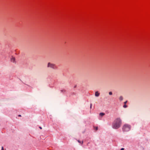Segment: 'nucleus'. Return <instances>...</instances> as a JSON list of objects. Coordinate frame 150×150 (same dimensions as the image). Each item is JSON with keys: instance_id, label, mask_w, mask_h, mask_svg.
<instances>
[{"instance_id": "obj_16", "label": "nucleus", "mask_w": 150, "mask_h": 150, "mask_svg": "<svg viewBox=\"0 0 150 150\" xmlns=\"http://www.w3.org/2000/svg\"><path fill=\"white\" fill-rule=\"evenodd\" d=\"M78 142H80V141H78Z\"/></svg>"}, {"instance_id": "obj_1", "label": "nucleus", "mask_w": 150, "mask_h": 150, "mask_svg": "<svg viewBox=\"0 0 150 150\" xmlns=\"http://www.w3.org/2000/svg\"><path fill=\"white\" fill-rule=\"evenodd\" d=\"M122 124L121 120L120 118L116 119L112 125V127L115 129H117L119 128Z\"/></svg>"}, {"instance_id": "obj_9", "label": "nucleus", "mask_w": 150, "mask_h": 150, "mask_svg": "<svg viewBox=\"0 0 150 150\" xmlns=\"http://www.w3.org/2000/svg\"><path fill=\"white\" fill-rule=\"evenodd\" d=\"M127 107V105H126V104H125L123 106V107L124 108H126Z\"/></svg>"}, {"instance_id": "obj_13", "label": "nucleus", "mask_w": 150, "mask_h": 150, "mask_svg": "<svg viewBox=\"0 0 150 150\" xmlns=\"http://www.w3.org/2000/svg\"><path fill=\"white\" fill-rule=\"evenodd\" d=\"M92 105V104H91V106H90V107H91V108Z\"/></svg>"}, {"instance_id": "obj_6", "label": "nucleus", "mask_w": 150, "mask_h": 150, "mask_svg": "<svg viewBox=\"0 0 150 150\" xmlns=\"http://www.w3.org/2000/svg\"><path fill=\"white\" fill-rule=\"evenodd\" d=\"M123 99V98L122 96H121L119 98V100H122Z\"/></svg>"}, {"instance_id": "obj_8", "label": "nucleus", "mask_w": 150, "mask_h": 150, "mask_svg": "<svg viewBox=\"0 0 150 150\" xmlns=\"http://www.w3.org/2000/svg\"><path fill=\"white\" fill-rule=\"evenodd\" d=\"M94 129H95L96 130H97L98 129V127H94Z\"/></svg>"}, {"instance_id": "obj_10", "label": "nucleus", "mask_w": 150, "mask_h": 150, "mask_svg": "<svg viewBox=\"0 0 150 150\" xmlns=\"http://www.w3.org/2000/svg\"><path fill=\"white\" fill-rule=\"evenodd\" d=\"M109 94L110 95H112V93L111 92H109Z\"/></svg>"}, {"instance_id": "obj_4", "label": "nucleus", "mask_w": 150, "mask_h": 150, "mask_svg": "<svg viewBox=\"0 0 150 150\" xmlns=\"http://www.w3.org/2000/svg\"><path fill=\"white\" fill-rule=\"evenodd\" d=\"M11 62H15V58L13 57H12L11 58Z\"/></svg>"}, {"instance_id": "obj_14", "label": "nucleus", "mask_w": 150, "mask_h": 150, "mask_svg": "<svg viewBox=\"0 0 150 150\" xmlns=\"http://www.w3.org/2000/svg\"><path fill=\"white\" fill-rule=\"evenodd\" d=\"M39 128L41 129H42V128L41 127H39Z\"/></svg>"}, {"instance_id": "obj_2", "label": "nucleus", "mask_w": 150, "mask_h": 150, "mask_svg": "<svg viewBox=\"0 0 150 150\" xmlns=\"http://www.w3.org/2000/svg\"><path fill=\"white\" fill-rule=\"evenodd\" d=\"M131 128L130 125H124L122 127V130L124 132H127L130 130Z\"/></svg>"}, {"instance_id": "obj_15", "label": "nucleus", "mask_w": 150, "mask_h": 150, "mask_svg": "<svg viewBox=\"0 0 150 150\" xmlns=\"http://www.w3.org/2000/svg\"><path fill=\"white\" fill-rule=\"evenodd\" d=\"M18 116L19 117H21V115H19Z\"/></svg>"}, {"instance_id": "obj_7", "label": "nucleus", "mask_w": 150, "mask_h": 150, "mask_svg": "<svg viewBox=\"0 0 150 150\" xmlns=\"http://www.w3.org/2000/svg\"><path fill=\"white\" fill-rule=\"evenodd\" d=\"M104 113H100V116H103V115H104Z\"/></svg>"}, {"instance_id": "obj_11", "label": "nucleus", "mask_w": 150, "mask_h": 150, "mask_svg": "<svg viewBox=\"0 0 150 150\" xmlns=\"http://www.w3.org/2000/svg\"><path fill=\"white\" fill-rule=\"evenodd\" d=\"M127 101H125V102H124V104H126L127 103Z\"/></svg>"}, {"instance_id": "obj_12", "label": "nucleus", "mask_w": 150, "mask_h": 150, "mask_svg": "<svg viewBox=\"0 0 150 150\" xmlns=\"http://www.w3.org/2000/svg\"><path fill=\"white\" fill-rule=\"evenodd\" d=\"M121 150H124V149L123 148H122L121 149Z\"/></svg>"}, {"instance_id": "obj_3", "label": "nucleus", "mask_w": 150, "mask_h": 150, "mask_svg": "<svg viewBox=\"0 0 150 150\" xmlns=\"http://www.w3.org/2000/svg\"><path fill=\"white\" fill-rule=\"evenodd\" d=\"M47 67H50L54 69H56L57 68V67L55 64L50 62L48 63Z\"/></svg>"}, {"instance_id": "obj_5", "label": "nucleus", "mask_w": 150, "mask_h": 150, "mask_svg": "<svg viewBox=\"0 0 150 150\" xmlns=\"http://www.w3.org/2000/svg\"><path fill=\"white\" fill-rule=\"evenodd\" d=\"M100 93L98 92V91H96L95 92V96L96 97H98L99 96Z\"/></svg>"}]
</instances>
